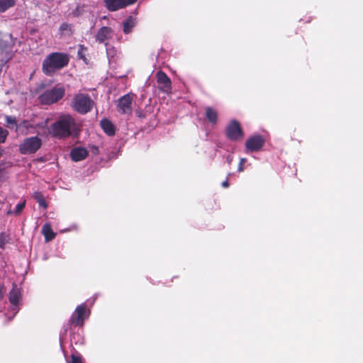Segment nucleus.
Here are the masks:
<instances>
[{"label": "nucleus", "mask_w": 363, "mask_h": 363, "mask_svg": "<svg viewBox=\"0 0 363 363\" xmlns=\"http://www.w3.org/2000/svg\"><path fill=\"white\" fill-rule=\"evenodd\" d=\"M33 198L38 203L39 206L46 209L48 208V203L45 199L43 194L40 191H35L33 195Z\"/></svg>", "instance_id": "nucleus-20"}, {"label": "nucleus", "mask_w": 363, "mask_h": 363, "mask_svg": "<svg viewBox=\"0 0 363 363\" xmlns=\"http://www.w3.org/2000/svg\"><path fill=\"white\" fill-rule=\"evenodd\" d=\"M32 127V125L28 121L24 120L17 125L16 131H21V129H28Z\"/></svg>", "instance_id": "nucleus-26"}, {"label": "nucleus", "mask_w": 363, "mask_h": 363, "mask_svg": "<svg viewBox=\"0 0 363 363\" xmlns=\"http://www.w3.org/2000/svg\"><path fill=\"white\" fill-rule=\"evenodd\" d=\"M60 32L63 34L65 31H72V25L67 23H62L60 26Z\"/></svg>", "instance_id": "nucleus-29"}, {"label": "nucleus", "mask_w": 363, "mask_h": 363, "mask_svg": "<svg viewBox=\"0 0 363 363\" xmlns=\"http://www.w3.org/2000/svg\"><path fill=\"white\" fill-rule=\"evenodd\" d=\"M222 186L224 187V188H228L229 186V182H228V180L226 179L225 181H223L221 184Z\"/></svg>", "instance_id": "nucleus-36"}, {"label": "nucleus", "mask_w": 363, "mask_h": 363, "mask_svg": "<svg viewBox=\"0 0 363 363\" xmlns=\"http://www.w3.org/2000/svg\"><path fill=\"white\" fill-rule=\"evenodd\" d=\"M94 104L93 100L86 94H77L72 101V108L80 114H86L91 111Z\"/></svg>", "instance_id": "nucleus-3"}, {"label": "nucleus", "mask_w": 363, "mask_h": 363, "mask_svg": "<svg viewBox=\"0 0 363 363\" xmlns=\"http://www.w3.org/2000/svg\"><path fill=\"white\" fill-rule=\"evenodd\" d=\"M113 30L111 27L103 26L96 33L95 35L96 41L99 43H104L106 40L111 39Z\"/></svg>", "instance_id": "nucleus-12"}, {"label": "nucleus", "mask_w": 363, "mask_h": 363, "mask_svg": "<svg viewBox=\"0 0 363 363\" xmlns=\"http://www.w3.org/2000/svg\"><path fill=\"white\" fill-rule=\"evenodd\" d=\"M91 150L92 153H94V154H98L99 153V148L96 146H92L91 147Z\"/></svg>", "instance_id": "nucleus-35"}, {"label": "nucleus", "mask_w": 363, "mask_h": 363, "mask_svg": "<svg viewBox=\"0 0 363 363\" xmlns=\"http://www.w3.org/2000/svg\"><path fill=\"white\" fill-rule=\"evenodd\" d=\"M5 121L6 123V126L9 128L12 129V128H15L16 129V126L18 124H17V121H16V117L6 116L5 118Z\"/></svg>", "instance_id": "nucleus-22"}, {"label": "nucleus", "mask_w": 363, "mask_h": 363, "mask_svg": "<svg viewBox=\"0 0 363 363\" xmlns=\"http://www.w3.org/2000/svg\"><path fill=\"white\" fill-rule=\"evenodd\" d=\"M137 19L135 17L129 16L123 23V31L125 34H128L132 31L133 28L136 25Z\"/></svg>", "instance_id": "nucleus-15"}, {"label": "nucleus", "mask_w": 363, "mask_h": 363, "mask_svg": "<svg viewBox=\"0 0 363 363\" xmlns=\"http://www.w3.org/2000/svg\"><path fill=\"white\" fill-rule=\"evenodd\" d=\"M0 50H13V45L7 40L0 38Z\"/></svg>", "instance_id": "nucleus-23"}, {"label": "nucleus", "mask_w": 363, "mask_h": 363, "mask_svg": "<svg viewBox=\"0 0 363 363\" xmlns=\"http://www.w3.org/2000/svg\"><path fill=\"white\" fill-rule=\"evenodd\" d=\"M1 176V171L0 170V177Z\"/></svg>", "instance_id": "nucleus-38"}, {"label": "nucleus", "mask_w": 363, "mask_h": 363, "mask_svg": "<svg viewBox=\"0 0 363 363\" xmlns=\"http://www.w3.org/2000/svg\"><path fill=\"white\" fill-rule=\"evenodd\" d=\"M43 142L38 136H31L25 138L19 145L18 150L22 155H31L40 149Z\"/></svg>", "instance_id": "nucleus-5"}, {"label": "nucleus", "mask_w": 363, "mask_h": 363, "mask_svg": "<svg viewBox=\"0 0 363 363\" xmlns=\"http://www.w3.org/2000/svg\"><path fill=\"white\" fill-rule=\"evenodd\" d=\"M156 77L159 89L169 93L172 89V82L167 74L160 70L157 72Z\"/></svg>", "instance_id": "nucleus-11"}, {"label": "nucleus", "mask_w": 363, "mask_h": 363, "mask_svg": "<svg viewBox=\"0 0 363 363\" xmlns=\"http://www.w3.org/2000/svg\"><path fill=\"white\" fill-rule=\"evenodd\" d=\"M16 0H0V12H5L9 9L14 6Z\"/></svg>", "instance_id": "nucleus-21"}, {"label": "nucleus", "mask_w": 363, "mask_h": 363, "mask_svg": "<svg viewBox=\"0 0 363 363\" xmlns=\"http://www.w3.org/2000/svg\"><path fill=\"white\" fill-rule=\"evenodd\" d=\"M13 57V50H0V72L3 67Z\"/></svg>", "instance_id": "nucleus-16"}, {"label": "nucleus", "mask_w": 363, "mask_h": 363, "mask_svg": "<svg viewBox=\"0 0 363 363\" xmlns=\"http://www.w3.org/2000/svg\"><path fill=\"white\" fill-rule=\"evenodd\" d=\"M226 137L232 141H240L244 138V132L240 124L236 120H232L225 128Z\"/></svg>", "instance_id": "nucleus-6"}, {"label": "nucleus", "mask_w": 363, "mask_h": 363, "mask_svg": "<svg viewBox=\"0 0 363 363\" xmlns=\"http://www.w3.org/2000/svg\"><path fill=\"white\" fill-rule=\"evenodd\" d=\"M21 298V292L18 289L13 287L9 293V301L13 306H17Z\"/></svg>", "instance_id": "nucleus-19"}, {"label": "nucleus", "mask_w": 363, "mask_h": 363, "mask_svg": "<svg viewBox=\"0 0 363 363\" xmlns=\"http://www.w3.org/2000/svg\"><path fill=\"white\" fill-rule=\"evenodd\" d=\"M247 162V159L246 158H241L240 160V162H239V164H238V171L239 172H242L244 171V164Z\"/></svg>", "instance_id": "nucleus-32"}, {"label": "nucleus", "mask_w": 363, "mask_h": 363, "mask_svg": "<svg viewBox=\"0 0 363 363\" xmlns=\"http://www.w3.org/2000/svg\"><path fill=\"white\" fill-rule=\"evenodd\" d=\"M74 125V119L71 116H63L51 125L50 133L55 138H65L71 135Z\"/></svg>", "instance_id": "nucleus-2"}, {"label": "nucleus", "mask_w": 363, "mask_h": 363, "mask_svg": "<svg viewBox=\"0 0 363 363\" xmlns=\"http://www.w3.org/2000/svg\"><path fill=\"white\" fill-rule=\"evenodd\" d=\"M89 152L87 150L82 147H77L72 149L70 157L74 162H79L87 157Z\"/></svg>", "instance_id": "nucleus-13"}, {"label": "nucleus", "mask_w": 363, "mask_h": 363, "mask_svg": "<svg viewBox=\"0 0 363 363\" xmlns=\"http://www.w3.org/2000/svg\"><path fill=\"white\" fill-rule=\"evenodd\" d=\"M87 50V48L84 47L83 45H79V50L77 52V56L79 59L82 60L86 63V58L85 56V52Z\"/></svg>", "instance_id": "nucleus-24"}, {"label": "nucleus", "mask_w": 363, "mask_h": 363, "mask_svg": "<svg viewBox=\"0 0 363 363\" xmlns=\"http://www.w3.org/2000/svg\"><path fill=\"white\" fill-rule=\"evenodd\" d=\"M134 96V94L128 93L118 99L116 102L117 111L121 114L130 115L132 113Z\"/></svg>", "instance_id": "nucleus-8"}, {"label": "nucleus", "mask_w": 363, "mask_h": 363, "mask_svg": "<svg viewBox=\"0 0 363 363\" xmlns=\"http://www.w3.org/2000/svg\"><path fill=\"white\" fill-rule=\"evenodd\" d=\"M6 292V288L4 284H0V301L4 298V293Z\"/></svg>", "instance_id": "nucleus-34"}, {"label": "nucleus", "mask_w": 363, "mask_h": 363, "mask_svg": "<svg viewBox=\"0 0 363 363\" xmlns=\"http://www.w3.org/2000/svg\"><path fill=\"white\" fill-rule=\"evenodd\" d=\"M69 62V57L68 54L59 52H52L43 62V72L47 76H52L57 70L67 66Z\"/></svg>", "instance_id": "nucleus-1"}, {"label": "nucleus", "mask_w": 363, "mask_h": 363, "mask_svg": "<svg viewBox=\"0 0 363 363\" xmlns=\"http://www.w3.org/2000/svg\"><path fill=\"white\" fill-rule=\"evenodd\" d=\"M137 0H104L106 9L110 11H116L135 4Z\"/></svg>", "instance_id": "nucleus-10"}, {"label": "nucleus", "mask_w": 363, "mask_h": 363, "mask_svg": "<svg viewBox=\"0 0 363 363\" xmlns=\"http://www.w3.org/2000/svg\"><path fill=\"white\" fill-rule=\"evenodd\" d=\"M42 233L43 234L46 242L51 241L55 238L56 235V234L53 232L50 225L48 223H45L43 226Z\"/></svg>", "instance_id": "nucleus-17"}, {"label": "nucleus", "mask_w": 363, "mask_h": 363, "mask_svg": "<svg viewBox=\"0 0 363 363\" xmlns=\"http://www.w3.org/2000/svg\"><path fill=\"white\" fill-rule=\"evenodd\" d=\"M265 144L264 138L259 135L256 134L249 137L245 141V152H256L260 151Z\"/></svg>", "instance_id": "nucleus-7"}, {"label": "nucleus", "mask_w": 363, "mask_h": 363, "mask_svg": "<svg viewBox=\"0 0 363 363\" xmlns=\"http://www.w3.org/2000/svg\"><path fill=\"white\" fill-rule=\"evenodd\" d=\"M206 118L207 120L215 124L217 123L218 121V113L216 109H214L212 107H206Z\"/></svg>", "instance_id": "nucleus-18"}, {"label": "nucleus", "mask_w": 363, "mask_h": 363, "mask_svg": "<svg viewBox=\"0 0 363 363\" xmlns=\"http://www.w3.org/2000/svg\"><path fill=\"white\" fill-rule=\"evenodd\" d=\"M84 5L79 6L78 5L71 13L73 17H79L82 15L84 12Z\"/></svg>", "instance_id": "nucleus-25"}, {"label": "nucleus", "mask_w": 363, "mask_h": 363, "mask_svg": "<svg viewBox=\"0 0 363 363\" xmlns=\"http://www.w3.org/2000/svg\"><path fill=\"white\" fill-rule=\"evenodd\" d=\"M70 357H71V361L67 362V363H84L82 362V357L80 356H77V355L72 354Z\"/></svg>", "instance_id": "nucleus-31"}, {"label": "nucleus", "mask_w": 363, "mask_h": 363, "mask_svg": "<svg viewBox=\"0 0 363 363\" xmlns=\"http://www.w3.org/2000/svg\"><path fill=\"white\" fill-rule=\"evenodd\" d=\"M135 115L137 116V117H138L140 118H146L145 113H144L141 109H137L135 111Z\"/></svg>", "instance_id": "nucleus-33"}, {"label": "nucleus", "mask_w": 363, "mask_h": 363, "mask_svg": "<svg viewBox=\"0 0 363 363\" xmlns=\"http://www.w3.org/2000/svg\"><path fill=\"white\" fill-rule=\"evenodd\" d=\"M9 135V131L0 126V144L4 143Z\"/></svg>", "instance_id": "nucleus-27"}, {"label": "nucleus", "mask_w": 363, "mask_h": 363, "mask_svg": "<svg viewBox=\"0 0 363 363\" xmlns=\"http://www.w3.org/2000/svg\"><path fill=\"white\" fill-rule=\"evenodd\" d=\"M25 206H26V201L18 203L16 206L14 213L16 216L20 215L23 209L25 208Z\"/></svg>", "instance_id": "nucleus-30"}, {"label": "nucleus", "mask_w": 363, "mask_h": 363, "mask_svg": "<svg viewBox=\"0 0 363 363\" xmlns=\"http://www.w3.org/2000/svg\"><path fill=\"white\" fill-rule=\"evenodd\" d=\"M9 236L6 233H0V247L4 248L5 244L8 242Z\"/></svg>", "instance_id": "nucleus-28"}, {"label": "nucleus", "mask_w": 363, "mask_h": 363, "mask_svg": "<svg viewBox=\"0 0 363 363\" xmlns=\"http://www.w3.org/2000/svg\"><path fill=\"white\" fill-rule=\"evenodd\" d=\"M12 213H13V212H12L11 210H9V211L7 212V214H8V215H10V214H11Z\"/></svg>", "instance_id": "nucleus-37"}, {"label": "nucleus", "mask_w": 363, "mask_h": 363, "mask_svg": "<svg viewBox=\"0 0 363 363\" xmlns=\"http://www.w3.org/2000/svg\"><path fill=\"white\" fill-rule=\"evenodd\" d=\"M86 318V306L84 304L78 306L69 318V323L74 326H82Z\"/></svg>", "instance_id": "nucleus-9"}, {"label": "nucleus", "mask_w": 363, "mask_h": 363, "mask_svg": "<svg viewBox=\"0 0 363 363\" xmlns=\"http://www.w3.org/2000/svg\"><path fill=\"white\" fill-rule=\"evenodd\" d=\"M100 125L102 130L109 136H113L115 135L116 128L114 125L112 123L111 121L107 118L102 119L100 122Z\"/></svg>", "instance_id": "nucleus-14"}, {"label": "nucleus", "mask_w": 363, "mask_h": 363, "mask_svg": "<svg viewBox=\"0 0 363 363\" xmlns=\"http://www.w3.org/2000/svg\"><path fill=\"white\" fill-rule=\"evenodd\" d=\"M65 94V89L63 86L56 85L52 89L45 91L39 96V100L42 104L50 105L58 102Z\"/></svg>", "instance_id": "nucleus-4"}]
</instances>
